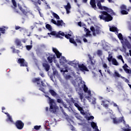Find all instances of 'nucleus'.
Segmentation results:
<instances>
[{"label":"nucleus","mask_w":131,"mask_h":131,"mask_svg":"<svg viewBox=\"0 0 131 131\" xmlns=\"http://www.w3.org/2000/svg\"><path fill=\"white\" fill-rule=\"evenodd\" d=\"M100 14H101L99 15V17H111L108 12L106 11H100Z\"/></svg>","instance_id":"obj_19"},{"label":"nucleus","mask_w":131,"mask_h":131,"mask_svg":"<svg viewBox=\"0 0 131 131\" xmlns=\"http://www.w3.org/2000/svg\"><path fill=\"white\" fill-rule=\"evenodd\" d=\"M118 38H119V40L123 41H122V45H125V46H126L128 49H131V44H130L129 42H128L127 39H123V37H122L121 33L118 34Z\"/></svg>","instance_id":"obj_3"},{"label":"nucleus","mask_w":131,"mask_h":131,"mask_svg":"<svg viewBox=\"0 0 131 131\" xmlns=\"http://www.w3.org/2000/svg\"><path fill=\"white\" fill-rule=\"evenodd\" d=\"M64 4H67V5H64V8L67 11V14H69V13H70V10H71V4H70V3L67 0L65 1Z\"/></svg>","instance_id":"obj_9"},{"label":"nucleus","mask_w":131,"mask_h":131,"mask_svg":"<svg viewBox=\"0 0 131 131\" xmlns=\"http://www.w3.org/2000/svg\"><path fill=\"white\" fill-rule=\"evenodd\" d=\"M15 42L16 46L19 47H22L21 41L20 39H16Z\"/></svg>","instance_id":"obj_23"},{"label":"nucleus","mask_w":131,"mask_h":131,"mask_svg":"<svg viewBox=\"0 0 131 131\" xmlns=\"http://www.w3.org/2000/svg\"><path fill=\"white\" fill-rule=\"evenodd\" d=\"M39 81H40V79L39 78H35L32 80V82H33V83H35L37 82V84L38 85L40 84V83L38 82H39Z\"/></svg>","instance_id":"obj_25"},{"label":"nucleus","mask_w":131,"mask_h":131,"mask_svg":"<svg viewBox=\"0 0 131 131\" xmlns=\"http://www.w3.org/2000/svg\"><path fill=\"white\" fill-rule=\"evenodd\" d=\"M82 38H83V41H84V43L88 42V40L86 38H85V37Z\"/></svg>","instance_id":"obj_61"},{"label":"nucleus","mask_w":131,"mask_h":131,"mask_svg":"<svg viewBox=\"0 0 131 131\" xmlns=\"http://www.w3.org/2000/svg\"><path fill=\"white\" fill-rule=\"evenodd\" d=\"M91 126H92V128H93V129L98 128V126H97V124L95 123V122H91Z\"/></svg>","instance_id":"obj_28"},{"label":"nucleus","mask_w":131,"mask_h":131,"mask_svg":"<svg viewBox=\"0 0 131 131\" xmlns=\"http://www.w3.org/2000/svg\"><path fill=\"white\" fill-rule=\"evenodd\" d=\"M60 109L62 114H63V115H64L65 117L68 116V114H67V113L64 112V111L63 110V107L62 106H60Z\"/></svg>","instance_id":"obj_34"},{"label":"nucleus","mask_w":131,"mask_h":131,"mask_svg":"<svg viewBox=\"0 0 131 131\" xmlns=\"http://www.w3.org/2000/svg\"><path fill=\"white\" fill-rule=\"evenodd\" d=\"M6 27L5 26H2V28H0V32L3 34H5Z\"/></svg>","instance_id":"obj_31"},{"label":"nucleus","mask_w":131,"mask_h":131,"mask_svg":"<svg viewBox=\"0 0 131 131\" xmlns=\"http://www.w3.org/2000/svg\"><path fill=\"white\" fill-rule=\"evenodd\" d=\"M53 75H54V76L58 75V71H53Z\"/></svg>","instance_id":"obj_49"},{"label":"nucleus","mask_w":131,"mask_h":131,"mask_svg":"<svg viewBox=\"0 0 131 131\" xmlns=\"http://www.w3.org/2000/svg\"><path fill=\"white\" fill-rule=\"evenodd\" d=\"M128 68V66L127 65L126 63H125L123 66H122V69H127Z\"/></svg>","instance_id":"obj_52"},{"label":"nucleus","mask_w":131,"mask_h":131,"mask_svg":"<svg viewBox=\"0 0 131 131\" xmlns=\"http://www.w3.org/2000/svg\"><path fill=\"white\" fill-rule=\"evenodd\" d=\"M123 70L128 74H131V71L129 70V69H128L127 68L123 69Z\"/></svg>","instance_id":"obj_39"},{"label":"nucleus","mask_w":131,"mask_h":131,"mask_svg":"<svg viewBox=\"0 0 131 131\" xmlns=\"http://www.w3.org/2000/svg\"><path fill=\"white\" fill-rule=\"evenodd\" d=\"M88 37H92V34H91V31L89 29H86V34L83 35L82 38H87Z\"/></svg>","instance_id":"obj_20"},{"label":"nucleus","mask_w":131,"mask_h":131,"mask_svg":"<svg viewBox=\"0 0 131 131\" xmlns=\"http://www.w3.org/2000/svg\"><path fill=\"white\" fill-rule=\"evenodd\" d=\"M50 94H51V96H56L58 94H57V93H56L55 92V91H54L52 89H50L49 91Z\"/></svg>","instance_id":"obj_24"},{"label":"nucleus","mask_w":131,"mask_h":131,"mask_svg":"<svg viewBox=\"0 0 131 131\" xmlns=\"http://www.w3.org/2000/svg\"><path fill=\"white\" fill-rule=\"evenodd\" d=\"M51 23H53V24H54V25H56V23H57V22H56V21L54 20V19H51Z\"/></svg>","instance_id":"obj_63"},{"label":"nucleus","mask_w":131,"mask_h":131,"mask_svg":"<svg viewBox=\"0 0 131 131\" xmlns=\"http://www.w3.org/2000/svg\"><path fill=\"white\" fill-rule=\"evenodd\" d=\"M52 51H53V52H54L56 56L57 57V58H60V57L62 55V54L61 53H60V52H59L58 49H56L55 48H52Z\"/></svg>","instance_id":"obj_14"},{"label":"nucleus","mask_w":131,"mask_h":131,"mask_svg":"<svg viewBox=\"0 0 131 131\" xmlns=\"http://www.w3.org/2000/svg\"><path fill=\"white\" fill-rule=\"evenodd\" d=\"M63 23V20H57V23H56V25L57 26H61L62 24Z\"/></svg>","instance_id":"obj_36"},{"label":"nucleus","mask_w":131,"mask_h":131,"mask_svg":"<svg viewBox=\"0 0 131 131\" xmlns=\"http://www.w3.org/2000/svg\"><path fill=\"white\" fill-rule=\"evenodd\" d=\"M39 90L41 92H42V93L46 94L45 88L41 87L39 89Z\"/></svg>","instance_id":"obj_45"},{"label":"nucleus","mask_w":131,"mask_h":131,"mask_svg":"<svg viewBox=\"0 0 131 131\" xmlns=\"http://www.w3.org/2000/svg\"><path fill=\"white\" fill-rule=\"evenodd\" d=\"M101 105L103 106V107L107 108L108 107V104L105 103V101H102V103Z\"/></svg>","instance_id":"obj_40"},{"label":"nucleus","mask_w":131,"mask_h":131,"mask_svg":"<svg viewBox=\"0 0 131 131\" xmlns=\"http://www.w3.org/2000/svg\"><path fill=\"white\" fill-rule=\"evenodd\" d=\"M121 9V13L122 15H127L128 14V12H129V9H126V6L125 5H122L120 7Z\"/></svg>","instance_id":"obj_8"},{"label":"nucleus","mask_w":131,"mask_h":131,"mask_svg":"<svg viewBox=\"0 0 131 131\" xmlns=\"http://www.w3.org/2000/svg\"><path fill=\"white\" fill-rule=\"evenodd\" d=\"M97 7L99 10H101L102 11L104 10L106 11L109 14H110L111 16H116V13L113 11V10L110 8L106 6H102L101 3H97Z\"/></svg>","instance_id":"obj_2"},{"label":"nucleus","mask_w":131,"mask_h":131,"mask_svg":"<svg viewBox=\"0 0 131 131\" xmlns=\"http://www.w3.org/2000/svg\"><path fill=\"white\" fill-rule=\"evenodd\" d=\"M125 124V128H123L124 131H131V128H129V126L127 124Z\"/></svg>","instance_id":"obj_29"},{"label":"nucleus","mask_w":131,"mask_h":131,"mask_svg":"<svg viewBox=\"0 0 131 131\" xmlns=\"http://www.w3.org/2000/svg\"><path fill=\"white\" fill-rule=\"evenodd\" d=\"M110 31H111L112 32H116L118 31L117 27H112L111 28H110Z\"/></svg>","instance_id":"obj_30"},{"label":"nucleus","mask_w":131,"mask_h":131,"mask_svg":"<svg viewBox=\"0 0 131 131\" xmlns=\"http://www.w3.org/2000/svg\"><path fill=\"white\" fill-rule=\"evenodd\" d=\"M112 64H113V65H114L115 66H118L119 65V63L117 61V59H116L115 58L113 59L112 60Z\"/></svg>","instance_id":"obj_26"},{"label":"nucleus","mask_w":131,"mask_h":131,"mask_svg":"<svg viewBox=\"0 0 131 131\" xmlns=\"http://www.w3.org/2000/svg\"><path fill=\"white\" fill-rule=\"evenodd\" d=\"M57 103H64L63 101L61 100V99H57Z\"/></svg>","instance_id":"obj_46"},{"label":"nucleus","mask_w":131,"mask_h":131,"mask_svg":"<svg viewBox=\"0 0 131 131\" xmlns=\"http://www.w3.org/2000/svg\"><path fill=\"white\" fill-rule=\"evenodd\" d=\"M48 34L49 35H51L52 36H54L56 38H59L60 39H63L62 37L64 36V33L60 31L57 33L56 31H51V33H48Z\"/></svg>","instance_id":"obj_4"},{"label":"nucleus","mask_w":131,"mask_h":131,"mask_svg":"<svg viewBox=\"0 0 131 131\" xmlns=\"http://www.w3.org/2000/svg\"><path fill=\"white\" fill-rule=\"evenodd\" d=\"M103 68H104V69H106V70H105V71H104L105 72H106V71L107 74L109 75H111L112 74L111 70L109 69L110 67L107 66V65L106 64V63H103Z\"/></svg>","instance_id":"obj_16"},{"label":"nucleus","mask_w":131,"mask_h":131,"mask_svg":"<svg viewBox=\"0 0 131 131\" xmlns=\"http://www.w3.org/2000/svg\"><path fill=\"white\" fill-rule=\"evenodd\" d=\"M32 47H33V46L32 45H27L26 46V48H27V50H28V51H30V50H31Z\"/></svg>","instance_id":"obj_41"},{"label":"nucleus","mask_w":131,"mask_h":131,"mask_svg":"<svg viewBox=\"0 0 131 131\" xmlns=\"http://www.w3.org/2000/svg\"><path fill=\"white\" fill-rule=\"evenodd\" d=\"M17 7L18 9H19L20 11H21V12H22V13L25 15H26L27 13H29V12H30L28 8H27L25 5H20V4H18Z\"/></svg>","instance_id":"obj_5"},{"label":"nucleus","mask_w":131,"mask_h":131,"mask_svg":"<svg viewBox=\"0 0 131 131\" xmlns=\"http://www.w3.org/2000/svg\"><path fill=\"white\" fill-rule=\"evenodd\" d=\"M60 61H61L62 63L66 62L67 61L66 58H65L64 57L62 56L61 58L60 59Z\"/></svg>","instance_id":"obj_42"},{"label":"nucleus","mask_w":131,"mask_h":131,"mask_svg":"<svg viewBox=\"0 0 131 131\" xmlns=\"http://www.w3.org/2000/svg\"><path fill=\"white\" fill-rule=\"evenodd\" d=\"M17 63L20 64V67H27L28 63L24 58L18 59Z\"/></svg>","instance_id":"obj_10"},{"label":"nucleus","mask_w":131,"mask_h":131,"mask_svg":"<svg viewBox=\"0 0 131 131\" xmlns=\"http://www.w3.org/2000/svg\"><path fill=\"white\" fill-rule=\"evenodd\" d=\"M20 29V26H16V27H15V30H18Z\"/></svg>","instance_id":"obj_64"},{"label":"nucleus","mask_w":131,"mask_h":131,"mask_svg":"<svg viewBox=\"0 0 131 131\" xmlns=\"http://www.w3.org/2000/svg\"><path fill=\"white\" fill-rule=\"evenodd\" d=\"M118 59L122 60H123V58H122V55H119V56H118Z\"/></svg>","instance_id":"obj_59"},{"label":"nucleus","mask_w":131,"mask_h":131,"mask_svg":"<svg viewBox=\"0 0 131 131\" xmlns=\"http://www.w3.org/2000/svg\"><path fill=\"white\" fill-rule=\"evenodd\" d=\"M70 101L73 102V103H75V102H76V101L73 98L70 99Z\"/></svg>","instance_id":"obj_56"},{"label":"nucleus","mask_w":131,"mask_h":131,"mask_svg":"<svg viewBox=\"0 0 131 131\" xmlns=\"http://www.w3.org/2000/svg\"><path fill=\"white\" fill-rule=\"evenodd\" d=\"M89 58V61L91 62V65L92 66V67H95V63L96 62V61L94 60L93 62V59L92 58V56L89 54L88 55Z\"/></svg>","instance_id":"obj_21"},{"label":"nucleus","mask_w":131,"mask_h":131,"mask_svg":"<svg viewBox=\"0 0 131 131\" xmlns=\"http://www.w3.org/2000/svg\"><path fill=\"white\" fill-rule=\"evenodd\" d=\"M113 120L114 122V124H119L121 122H123V124H125V120L123 119V117H119V119H118V120L117 119V118H113Z\"/></svg>","instance_id":"obj_11"},{"label":"nucleus","mask_w":131,"mask_h":131,"mask_svg":"<svg viewBox=\"0 0 131 131\" xmlns=\"http://www.w3.org/2000/svg\"><path fill=\"white\" fill-rule=\"evenodd\" d=\"M11 49H12V53H16V54H19L20 53V51L18 50H16L14 48V47H11Z\"/></svg>","instance_id":"obj_33"},{"label":"nucleus","mask_w":131,"mask_h":131,"mask_svg":"<svg viewBox=\"0 0 131 131\" xmlns=\"http://www.w3.org/2000/svg\"><path fill=\"white\" fill-rule=\"evenodd\" d=\"M41 128V126H34V129H35V130H39V129H40Z\"/></svg>","instance_id":"obj_44"},{"label":"nucleus","mask_w":131,"mask_h":131,"mask_svg":"<svg viewBox=\"0 0 131 131\" xmlns=\"http://www.w3.org/2000/svg\"><path fill=\"white\" fill-rule=\"evenodd\" d=\"M122 79H124V81H125V83H129V81L127 79H126L125 78H122Z\"/></svg>","instance_id":"obj_53"},{"label":"nucleus","mask_w":131,"mask_h":131,"mask_svg":"<svg viewBox=\"0 0 131 131\" xmlns=\"http://www.w3.org/2000/svg\"><path fill=\"white\" fill-rule=\"evenodd\" d=\"M100 20H104L105 22H110L112 20V17H100Z\"/></svg>","instance_id":"obj_18"},{"label":"nucleus","mask_w":131,"mask_h":131,"mask_svg":"<svg viewBox=\"0 0 131 131\" xmlns=\"http://www.w3.org/2000/svg\"><path fill=\"white\" fill-rule=\"evenodd\" d=\"M88 87L86 86V85L85 84H83V91H84V93H87L88 92Z\"/></svg>","instance_id":"obj_35"},{"label":"nucleus","mask_w":131,"mask_h":131,"mask_svg":"<svg viewBox=\"0 0 131 131\" xmlns=\"http://www.w3.org/2000/svg\"><path fill=\"white\" fill-rule=\"evenodd\" d=\"M90 30L92 31L94 36H96V34H100L101 33V29L98 26H96L95 28L92 26L90 28Z\"/></svg>","instance_id":"obj_6"},{"label":"nucleus","mask_w":131,"mask_h":131,"mask_svg":"<svg viewBox=\"0 0 131 131\" xmlns=\"http://www.w3.org/2000/svg\"><path fill=\"white\" fill-rule=\"evenodd\" d=\"M45 4L47 7V9H51V7H50V5L48 4V3L45 2Z\"/></svg>","instance_id":"obj_62"},{"label":"nucleus","mask_w":131,"mask_h":131,"mask_svg":"<svg viewBox=\"0 0 131 131\" xmlns=\"http://www.w3.org/2000/svg\"><path fill=\"white\" fill-rule=\"evenodd\" d=\"M69 40H70V42L74 45L75 47H77V43H76V41H75L74 39H73V38L69 39Z\"/></svg>","instance_id":"obj_27"},{"label":"nucleus","mask_w":131,"mask_h":131,"mask_svg":"<svg viewBox=\"0 0 131 131\" xmlns=\"http://www.w3.org/2000/svg\"><path fill=\"white\" fill-rule=\"evenodd\" d=\"M79 95L80 99L82 100L83 99V94L80 93Z\"/></svg>","instance_id":"obj_50"},{"label":"nucleus","mask_w":131,"mask_h":131,"mask_svg":"<svg viewBox=\"0 0 131 131\" xmlns=\"http://www.w3.org/2000/svg\"><path fill=\"white\" fill-rule=\"evenodd\" d=\"M78 66L80 70L82 71L89 72V70L87 69L86 67L83 64V63L80 64L79 63H78Z\"/></svg>","instance_id":"obj_15"},{"label":"nucleus","mask_w":131,"mask_h":131,"mask_svg":"<svg viewBox=\"0 0 131 131\" xmlns=\"http://www.w3.org/2000/svg\"><path fill=\"white\" fill-rule=\"evenodd\" d=\"M11 2L13 5L12 8L14 9V12H16V13H20V10H19V9H18V7H17V3H16V1L11 0Z\"/></svg>","instance_id":"obj_13"},{"label":"nucleus","mask_w":131,"mask_h":131,"mask_svg":"<svg viewBox=\"0 0 131 131\" xmlns=\"http://www.w3.org/2000/svg\"><path fill=\"white\" fill-rule=\"evenodd\" d=\"M76 42H77V43H79L80 44H82V41L80 40V39H76Z\"/></svg>","instance_id":"obj_55"},{"label":"nucleus","mask_w":131,"mask_h":131,"mask_svg":"<svg viewBox=\"0 0 131 131\" xmlns=\"http://www.w3.org/2000/svg\"><path fill=\"white\" fill-rule=\"evenodd\" d=\"M49 56L47 57V60L48 63H52L53 62V60H55L56 59V56L54 54H49Z\"/></svg>","instance_id":"obj_12"},{"label":"nucleus","mask_w":131,"mask_h":131,"mask_svg":"<svg viewBox=\"0 0 131 131\" xmlns=\"http://www.w3.org/2000/svg\"><path fill=\"white\" fill-rule=\"evenodd\" d=\"M42 67L44 68L46 72H49V71L50 70V66L47 62H43Z\"/></svg>","instance_id":"obj_17"},{"label":"nucleus","mask_w":131,"mask_h":131,"mask_svg":"<svg viewBox=\"0 0 131 131\" xmlns=\"http://www.w3.org/2000/svg\"><path fill=\"white\" fill-rule=\"evenodd\" d=\"M97 54L99 56H101L102 55V51L100 50H97Z\"/></svg>","instance_id":"obj_43"},{"label":"nucleus","mask_w":131,"mask_h":131,"mask_svg":"<svg viewBox=\"0 0 131 131\" xmlns=\"http://www.w3.org/2000/svg\"><path fill=\"white\" fill-rule=\"evenodd\" d=\"M53 17H59L58 15H57V14L55 13V12H51Z\"/></svg>","instance_id":"obj_51"},{"label":"nucleus","mask_w":131,"mask_h":131,"mask_svg":"<svg viewBox=\"0 0 131 131\" xmlns=\"http://www.w3.org/2000/svg\"><path fill=\"white\" fill-rule=\"evenodd\" d=\"M114 75H115V77H119V78L120 77V78H122V79L124 78V77H122V76H121V75L119 74L118 73V72H114Z\"/></svg>","instance_id":"obj_32"},{"label":"nucleus","mask_w":131,"mask_h":131,"mask_svg":"<svg viewBox=\"0 0 131 131\" xmlns=\"http://www.w3.org/2000/svg\"><path fill=\"white\" fill-rule=\"evenodd\" d=\"M5 114L8 116V119L6 120L7 121H10L12 123H14V121L12 120V118L10 116V114L8 113H5Z\"/></svg>","instance_id":"obj_22"},{"label":"nucleus","mask_w":131,"mask_h":131,"mask_svg":"<svg viewBox=\"0 0 131 131\" xmlns=\"http://www.w3.org/2000/svg\"><path fill=\"white\" fill-rule=\"evenodd\" d=\"M46 28L50 31H52V27L50 25H49V24L46 25Z\"/></svg>","instance_id":"obj_38"},{"label":"nucleus","mask_w":131,"mask_h":131,"mask_svg":"<svg viewBox=\"0 0 131 131\" xmlns=\"http://www.w3.org/2000/svg\"><path fill=\"white\" fill-rule=\"evenodd\" d=\"M48 98L49 99L50 108H49V107H46V111L48 112L49 110L51 113L55 114L58 110V106L57 105L54 99H51L50 97H48Z\"/></svg>","instance_id":"obj_1"},{"label":"nucleus","mask_w":131,"mask_h":131,"mask_svg":"<svg viewBox=\"0 0 131 131\" xmlns=\"http://www.w3.org/2000/svg\"><path fill=\"white\" fill-rule=\"evenodd\" d=\"M80 113H81V114H82V115H85V113L84 110L80 111Z\"/></svg>","instance_id":"obj_57"},{"label":"nucleus","mask_w":131,"mask_h":131,"mask_svg":"<svg viewBox=\"0 0 131 131\" xmlns=\"http://www.w3.org/2000/svg\"><path fill=\"white\" fill-rule=\"evenodd\" d=\"M94 116H89L87 117V120L90 121L91 119H94Z\"/></svg>","instance_id":"obj_47"},{"label":"nucleus","mask_w":131,"mask_h":131,"mask_svg":"<svg viewBox=\"0 0 131 131\" xmlns=\"http://www.w3.org/2000/svg\"><path fill=\"white\" fill-rule=\"evenodd\" d=\"M13 124L15 125L16 128L19 130H21L24 127V123L21 120H17Z\"/></svg>","instance_id":"obj_7"},{"label":"nucleus","mask_w":131,"mask_h":131,"mask_svg":"<svg viewBox=\"0 0 131 131\" xmlns=\"http://www.w3.org/2000/svg\"><path fill=\"white\" fill-rule=\"evenodd\" d=\"M77 108L78 110H79V111H83V108L82 107H76Z\"/></svg>","instance_id":"obj_54"},{"label":"nucleus","mask_w":131,"mask_h":131,"mask_svg":"<svg viewBox=\"0 0 131 131\" xmlns=\"http://www.w3.org/2000/svg\"><path fill=\"white\" fill-rule=\"evenodd\" d=\"M122 51L124 52V53H126V51H127V50H126V48L125 47V46H124V45L123 46H122Z\"/></svg>","instance_id":"obj_48"},{"label":"nucleus","mask_w":131,"mask_h":131,"mask_svg":"<svg viewBox=\"0 0 131 131\" xmlns=\"http://www.w3.org/2000/svg\"><path fill=\"white\" fill-rule=\"evenodd\" d=\"M113 59L114 58H113L112 54H110L108 56V58H107L108 61L111 62V60H113Z\"/></svg>","instance_id":"obj_37"},{"label":"nucleus","mask_w":131,"mask_h":131,"mask_svg":"<svg viewBox=\"0 0 131 131\" xmlns=\"http://www.w3.org/2000/svg\"><path fill=\"white\" fill-rule=\"evenodd\" d=\"M74 106H76V107H80V106L77 103H74Z\"/></svg>","instance_id":"obj_60"},{"label":"nucleus","mask_w":131,"mask_h":131,"mask_svg":"<svg viewBox=\"0 0 131 131\" xmlns=\"http://www.w3.org/2000/svg\"><path fill=\"white\" fill-rule=\"evenodd\" d=\"M65 36V38H67V39H72V38H71V37L68 36V35H65L63 36V37Z\"/></svg>","instance_id":"obj_58"}]
</instances>
